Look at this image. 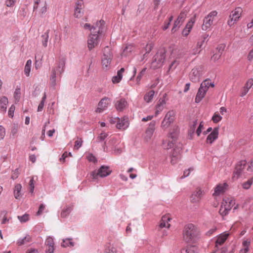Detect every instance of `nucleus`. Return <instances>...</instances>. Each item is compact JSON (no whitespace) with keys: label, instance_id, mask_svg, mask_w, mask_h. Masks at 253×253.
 <instances>
[{"label":"nucleus","instance_id":"obj_14","mask_svg":"<svg viewBox=\"0 0 253 253\" xmlns=\"http://www.w3.org/2000/svg\"><path fill=\"white\" fill-rule=\"evenodd\" d=\"M219 134V128L214 127L212 131L208 135L206 139L207 144H212L213 142L218 138Z\"/></svg>","mask_w":253,"mask_h":253},{"label":"nucleus","instance_id":"obj_35","mask_svg":"<svg viewBox=\"0 0 253 253\" xmlns=\"http://www.w3.org/2000/svg\"><path fill=\"white\" fill-rule=\"evenodd\" d=\"M74 245V243L72 241L71 239H66L65 240H63V243L61 245L63 247H67L69 246L73 247Z\"/></svg>","mask_w":253,"mask_h":253},{"label":"nucleus","instance_id":"obj_20","mask_svg":"<svg viewBox=\"0 0 253 253\" xmlns=\"http://www.w3.org/2000/svg\"><path fill=\"white\" fill-rule=\"evenodd\" d=\"M227 186V184L226 183L218 184L214 189V192L213 195L218 196L223 193L225 191Z\"/></svg>","mask_w":253,"mask_h":253},{"label":"nucleus","instance_id":"obj_9","mask_svg":"<svg viewBox=\"0 0 253 253\" xmlns=\"http://www.w3.org/2000/svg\"><path fill=\"white\" fill-rule=\"evenodd\" d=\"M247 163L246 161H241L236 165L235 169L233 173V179L234 180H237L241 175L243 170L246 167Z\"/></svg>","mask_w":253,"mask_h":253},{"label":"nucleus","instance_id":"obj_48","mask_svg":"<svg viewBox=\"0 0 253 253\" xmlns=\"http://www.w3.org/2000/svg\"><path fill=\"white\" fill-rule=\"evenodd\" d=\"M30 192L32 194L34 193L35 183L34 177H32L29 181Z\"/></svg>","mask_w":253,"mask_h":253},{"label":"nucleus","instance_id":"obj_57","mask_svg":"<svg viewBox=\"0 0 253 253\" xmlns=\"http://www.w3.org/2000/svg\"><path fill=\"white\" fill-rule=\"evenodd\" d=\"M224 48H225V45H223V44H220V45H218L217 46V47L216 48V50L218 51V53H217L222 54V53L224 51Z\"/></svg>","mask_w":253,"mask_h":253},{"label":"nucleus","instance_id":"obj_50","mask_svg":"<svg viewBox=\"0 0 253 253\" xmlns=\"http://www.w3.org/2000/svg\"><path fill=\"white\" fill-rule=\"evenodd\" d=\"M253 85V79H250L247 81L244 87L248 89L249 90L252 87Z\"/></svg>","mask_w":253,"mask_h":253},{"label":"nucleus","instance_id":"obj_3","mask_svg":"<svg viewBox=\"0 0 253 253\" xmlns=\"http://www.w3.org/2000/svg\"><path fill=\"white\" fill-rule=\"evenodd\" d=\"M66 60L64 58L60 59L56 67L53 68L51 71V74L50 77V81L52 85L55 86L56 85V75H61L64 71V67L65 66Z\"/></svg>","mask_w":253,"mask_h":253},{"label":"nucleus","instance_id":"obj_49","mask_svg":"<svg viewBox=\"0 0 253 253\" xmlns=\"http://www.w3.org/2000/svg\"><path fill=\"white\" fill-rule=\"evenodd\" d=\"M182 23H181L180 21L176 19V20L174 22L173 28H172L171 31L172 32H174L176 31V28L179 27L182 24Z\"/></svg>","mask_w":253,"mask_h":253},{"label":"nucleus","instance_id":"obj_32","mask_svg":"<svg viewBox=\"0 0 253 253\" xmlns=\"http://www.w3.org/2000/svg\"><path fill=\"white\" fill-rule=\"evenodd\" d=\"M31 65L32 61L30 59L27 60L24 68V73L27 77L29 76Z\"/></svg>","mask_w":253,"mask_h":253},{"label":"nucleus","instance_id":"obj_19","mask_svg":"<svg viewBox=\"0 0 253 253\" xmlns=\"http://www.w3.org/2000/svg\"><path fill=\"white\" fill-rule=\"evenodd\" d=\"M171 218L169 214L163 216L160 221L159 226L161 228H169L170 225L169 223V222L171 220Z\"/></svg>","mask_w":253,"mask_h":253},{"label":"nucleus","instance_id":"obj_52","mask_svg":"<svg viewBox=\"0 0 253 253\" xmlns=\"http://www.w3.org/2000/svg\"><path fill=\"white\" fill-rule=\"evenodd\" d=\"M171 124L167 121L166 119H164L161 124V127L163 128L166 129L168 128Z\"/></svg>","mask_w":253,"mask_h":253},{"label":"nucleus","instance_id":"obj_34","mask_svg":"<svg viewBox=\"0 0 253 253\" xmlns=\"http://www.w3.org/2000/svg\"><path fill=\"white\" fill-rule=\"evenodd\" d=\"M72 208L71 207H67L65 209H63L61 213L62 217H66L71 212Z\"/></svg>","mask_w":253,"mask_h":253},{"label":"nucleus","instance_id":"obj_40","mask_svg":"<svg viewBox=\"0 0 253 253\" xmlns=\"http://www.w3.org/2000/svg\"><path fill=\"white\" fill-rule=\"evenodd\" d=\"M18 126L16 124H13L11 128V134L14 136L18 132Z\"/></svg>","mask_w":253,"mask_h":253},{"label":"nucleus","instance_id":"obj_45","mask_svg":"<svg viewBox=\"0 0 253 253\" xmlns=\"http://www.w3.org/2000/svg\"><path fill=\"white\" fill-rule=\"evenodd\" d=\"M222 118V117L219 114L215 113L212 116L211 120L214 123H217L220 121Z\"/></svg>","mask_w":253,"mask_h":253},{"label":"nucleus","instance_id":"obj_56","mask_svg":"<svg viewBox=\"0 0 253 253\" xmlns=\"http://www.w3.org/2000/svg\"><path fill=\"white\" fill-rule=\"evenodd\" d=\"M203 127V122H201L196 130V133L198 136H200V134L201 133Z\"/></svg>","mask_w":253,"mask_h":253},{"label":"nucleus","instance_id":"obj_62","mask_svg":"<svg viewBox=\"0 0 253 253\" xmlns=\"http://www.w3.org/2000/svg\"><path fill=\"white\" fill-rule=\"evenodd\" d=\"M172 18H173V17L172 16L169 17V21L167 23H166L165 25L163 27L164 30H166L169 28V26L170 25V23L172 20Z\"/></svg>","mask_w":253,"mask_h":253},{"label":"nucleus","instance_id":"obj_41","mask_svg":"<svg viewBox=\"0 0 253 253\" xmlns=\"http://www.w3.org/2000/svg\"><path fill=\"white\" fill-rule=\"evenodd\" d=\"M202 88H204L208 91L209 86H210V80H205L203 82H202L200 85Z\"/></svg>","mask_w":253,"mask_h":253},{"label":"nucleus","instance_id":"obj_23","mask_svg":"<svg viewBox=\"0 0 253 253\" xmlns=\"http://www.w3.org/2000/svg\"><path fill=\"white\" fill-rule=\"evenodd\" d=\"M203 191L201 189L194 192L191 196V200L192 202H198L201 198Z\"/></svg>","mask_w":253,"mask_h":253},{"label":"nucleus","instance_id":"obj_27","mask_svg":"<svg viewBox=\"0 0 253 253\" xmlns=\"http://www.w3.org/2000/svg\"><path fill=\"white\" fill-rule=\"evenodd\" d=\"M49 30H48L41 36L42 43L44 47H46L47 46V42L49 39Z\"/></svg>","mask_w":253,"mask_h":253},{"label":"nucleus","instance_id":"obj_59","mask_svg":"<svg viewBox=\"0 0 253 253\" xmlns=\"http://www.w3.org/2000/svg\"><path fill=\"white\" fill-rule=\"evenodd\" d=\"M44 209H45V206L42 204H41L40 206L39 210H38V212H37V215H41L42 213V212Z\"/></svg>","mask_w":253,"mask_h":253},{"label":"nucleus","instance_id":"obj_47","mask_svg":"<svg viewBox=\"0 0 253 253\" xmlns=\"http://www.w3.org/2000/svg\"><path fill=\"white\" fill-rule=\"evenodd\" d=\"M18 218L21 222H26L29 220V214H25L22 216H18Z\"/></svg>","mask_w":253,"mask_h":253},{"label":"nucleus","instance_id":"obj_12","mask_svg":"<svg viewBox=\"0 0 253 253\" xmlns=\"http://www.w3.org/2000/svg\"><path fill=\"white\" fill-rule=\"evenodd\" d=\"M111 102V99L105 97L101 99V100L99 102L98 105V108H97L96 111L98 113H101L104 110H105L108 107V105Z\"/></svg>","mask_w":253,"mask_h":253},{"label":"nucleus","instance_id":"obj_53","mask_svg":"<svg viewBox=\"0 0 253 253\" xmlns=\"http://www.w3.org/2000/svg\"><path fill=\"white\" fill-rule=\"evenodd\" d=\"M16 0H6L5 4L7 7H13L15 5Z\"/></svg>","mask_w":253,"mask_h":253},{"label":"nucleus","instance_id":"obj_25","mask_svg":"<svg viewBox=\"0 0 253 253\" xmlns=\"http://www.w3.org/2000/svg\"><path fill=\"white\" fill-rule=\"evenodd\" d=\"M166 104V102L165 99H160L159 100L158 103L156 106V111L155 112V116H156L158 115L161 112H162L165 108V106Z\"/></svg>","mask_w":253,"mask_h":253},{"label":"nucleus","instance_id":"obj_16","mask_svg":"<svg viewBox=\"0 0 253 253\" xmlns=\"http://www.w3.org/2000/svg\"><path fill=\"white\" fill-rule=\"evenodd\" d=\"M118 120L116 124V127L119 129H126L129 126V123L127 119L117 118Z\"/></svg>","mask_w":253,"mask_h":253},{"label":"nucleus","instance_id":"obj_26","mask_svg":"<svg viewBox=\"0 0 253 253\" xmlns=\"http://www.w3.org/2000/svg\"><path fill=\"white\" fill-rule=\"evenodd\" d=\"M22 185L20 184L15 185L14 189V196L16 199H19L22 196Z\"/></svg>","mask_w":253,"mask_h":253},{"label":"nucleus","instance_id":"obj_29","mask_svg":"<svg viewBox=\"0 0 253 253\" xmlns=\"http://www.w3.org/2000/svg\"><path fill=\"white\" fill-rule=\"evenodd\" d=\"M175 112L173 110L169 111L166 115L164 119L170 124L172 123L174 119Z\"/></svg>","mask_w":253,"mask_h":253},{"label":"nucleus","instance_id":"obj_64","mask_svg":"<svg viewBox=\"0 0 253 253\" xmlns=\"http://www.w3.org/2000/svg\"><path fill=\"white\" fill-rule=\"evenodd\" d=\"M48 248L46 250V253H53L54 251V246H47Z\"/></svg>","mask_w":253,"mask_h":253},{"label":"nucleus","instance_id":"obj_13","mask_svg":"<svg viewBox=\"0 0 253 253\" xmlns=\"http://www.w3.org/2000/svg\"><path fill=\"white\" fill-rule=\"evenodd\" d=\"M156 122L154 121H152L149 125L145 131L144 139L146 141H148L153 136L154 132L155 129Z\"/></svg>","mask_w":253,"mask_h":253},{"label":"nucleus","instance_id":"obj_38","mask_svg":"<svg viewBox=\"0 0 253 253\" xmlns=\"http://www.w3.org/2000/svg\"><path fill=\"white\" fill-rule=\"evenodd\" d=\"M108 136V133L106 132H102L100 134V135L97 137L96 141L98 142L103 141Z\"/></svg>","mask_w":253,"mask_h":253},{"label":"nucleus","instance_id":"obj_39","mask_svg":"<svg viewBox=\"0 0 253 253\" xmlns=\"http://www.w3.org/2000/svg\"><path fill=\"white\" fill-rule=\"evenodd\" d=\"M133 46L132 45H127L126 46L123 51V54L125 55L127 53L131 52L133 50Z\"/></svg>","mask_w":253,"mask_h":253},{"label":"nucleus","instance_id":"obj_2","mask_svg":"<svg viewBox=\"0 0 253 253\" xmlns=\"http://www.w3.org/2000/svg\"><path fill=\"white\" fill-rule=\"evenodd\" d=\"M199 236V231L194 224L190 223L186 225L183 231L184 240L187 243L195 242Z\"/></svg>","mask_w":253,"mask_h":253},{"label":"nucleus","instance_id":"obj_21","mask_svg":"<svg viewBox=\"0 0 253 253\" xmlns=\"http://www.w3.org/2000/svg\"><path fill=\"white\" fill-rule=\"evenodd\" d=\"M207 91L206 89L200 86L195 98V102L197 103H199L205 97Z\"/></svg>","mask_w":253,"mask_h":253},{"label":"nucleus","instance_id":"obj_22","mask_svg":"<svg viewBox=\"0 0 253 253\" xmlns=\"http://www.w3.org/2000/svg\"><path fill=\"white\" fill-rule=\"evenodd\" d=\"M229 236V234L228 233H223L220 234L217 238L215 241V246L216 247L218 246H221L225 242L226 239H227L228 236Z\"/></svg>","mask_w":253,"mask_h":253},{"label":"nucleus","instance_id":"obj_43","mask_svg":"<svg viewBox=\"0 0 253 253\" xmlns=\"http://www.w3.org/2000/svg\"><path fill=\"white\" fill-rule=\"evenodd\" d=\"M83 140L81 138H78V139L75 142L74 148L78 150L82 146L83 144Z\"/></svg>","mask_w":253,"mask_h":253},{"label":"nucleus","instance_id":"obj_46","mask_svg":"<svg viewBox=\"0 0 253 253\" xmlns=\"http://www.w3.org/2000/svg\"><path fill=\"white\" fill-rule=\"evenodd\" d=\"M253 183V180L252 179L248 180L247 182L243 183V188L245 189H248L250 188Z\"/></svg>","mask_w":253,"mask_h":253},{"label":"nucleus","instance_id":"obj_7","mask_svg":"<svg viewBox=\"0 0 253 253\" xmlns=\"http://www.w3.org/2000/svg\"><path fill=\"white\" fill-rule=\"evenodd\" d=\"M242 12V9L240 7H237L232 11L229 16V19L227 22L228 25L230 26L233 25L240 18Z\"/></svg>","mask_w":253,"mask_h":253},{"label":"nucleus","instance_id":"obj_58","mask_svg":"<svg viewBox=\"0 0 253 253\" xmlns=\"http://www.w3.org/2000/svg\"><path fill=\"white\" fill-rule=\"evenodd\" d=\"M19 175L18 169H16L14 171H13L11 178L14 180L16 179Z\"/></svg>","mask_w":253,"mask_h":253},{"label":"nucleus","instance_id":"obj_24","mask_svg":"<svg viewBox=\"0 0 253 253\" xmlns=\"http://www.w3.org/2000/svg\"><path fill=\"white\" fill-rule=\"evenodd\" d=\"M8 103V100L6 96H2L0 98V108L1 112H6Z\"/></svg>","mask_w":253,"mask_h":253},{"label":"nucleus","instance_id":"obj_44","mask_svg":"<svg viewBox=\"0 0 253 253\" xmlns=\"http://www.w3.org/2000/svg\"><path fill=\"white\" fill-rule=\"evenodd\" d=\"M146 68H143L141 72L139 73L138 75L137 76L136 78V82L137 84H139L140 81L142 77V76L144 75V73L146 72Z\"/></svg>","mask_w":253,"mask_h":253},{"label":"nucleus","instance_id":"obj_4","mask_svg":"<svg viewBox=\"0 0 253 253\" xmlns=\"http://www.w3.org/2000/svg\"><path fill=\"white\" fill-rule=\"evenodd\" d=\"M112 58V53L110 48L108 46H106L104 48L103 55L101 60L102 68L104 70H108L110 68Z\"/></svg>","mask_w":253,"mask_h":253},{"label":"nucleus","instance_id":"obj_36","mask_svg":"<svg viewBox=\"0 0 253 253\" xmlns=\"http://www.w3.org/2000/svg\"><path fill=\"white\" fill-rule=\"evenodd\" d=\"M46 98V93H44L43 94V96L42 98V99L38 106V112H41L43 108L44 105V103L45 101Z\"/></svg>","mask_w":253,"mask_h":253},{"label":"nucleus","instance_id":"obj_55","mask_svg":"<svg viewBox=\"0 0 253 253\" xmlns=\"http://www.w3.org/2000/svg\"><path fill=\"white\" fill-rule=\"evenodd\" d=\"M5 134V130L4 127L2 126H0V140H2Z\"/></svg>","mask_w":253,"mask_h":253},{"label":"nucleus","instance_id":"obj_54","mask_svg":"<svg viewBox=\"0 0 253 253\" xmlns=\"http://www.w3.org/2000/svg\"><path fill=\"white\" fill-rule=\"evenodd\" d=\"M153 47V44L152 43H150L149 44H147L146 46V53L143 55L144 57H145L146 56V54L149 53L152 50V49Z\"/></svg>","mask_w":253,"mask_h":253},{"label":"nucleus","instance_id":"obj_10","mask_svg":"<svg viewBox=\"0 0 253 253\" xmlns=\"http://www.w3.org/2000/svg\"><path fill=\"white\" fill-rule=\"evenodd\" d=\"M84 1L83 0H78L75 4L74 8V16L76 18H79L83 15Z\"/></svg>","mask_w":253,"mask_h":253},{"label":"nucleus","instance_id":"obj_31","mask_svg":"<svg viewBox=\"0 0 253 253\" xmlns=\"http://www.w3.org/2000/svg\"><path fill=\"white\" fill-rule=\"evenodd\" d=\"M155 94V91L153 90H150L148 92H147L144 96V100L147 102L149 103L152 101L154 95Z\"/></svg>","mask_w":253,"mask_h":253},{"label":"nucleus","instance_id":"obj_30","mask_svg":"<svg viewBox=\"0 0 253 253\" xmlns=\"http://www.w3.org/2000/svg\"><path fill=\"white\" fill-rule=\"evenodd\" d=\"M198 249L195 246L187 247L186 249L182 250V253H198Z\"/></svg>","mask_w":253,"mask_h":253},{"label":"nucleus","instance_id":"obj_18","mask_svg":"<svg viewBox=\"0 0 253 253\" xmlns=\"http://www.w3.org/2000/svg\"><path fill=\"white\" fill-rule=\"evenodd\" d=\"M181 150L180 148H174L171 153V163L172 164H176L178 160L180 159V153Z\"/></svg>","mask_w":253,"mask_h":253},{"label":"nucleus","instance_id":"obj_42","mask_svg":"<svg viewBox=\"0 0 253 253\" xmlns=\"http://www.w3.org/2000/svg\"><path fill=\"white\" fill-rule=\"evenodd\" d=\"M45 244L47 246H54V242L53 238L50 236L47 237L45 240Z\"/></svg>","mask_w":253,"mask_h":253},{"label":"nucleus","instance_id":"obj_37","mask_svg":"<svg viewBox=\"0 0 253 253\" xmlns=\"http://www.w3.org/2000/svg\"><path fill=\"white\" fill-rule=\"evenodd\" d=\"M226 208V205H222L220 207L219 212L222 216L226 215L228 211H227V209Z\"/></svg>","mask_w":253,"mask_h":253},{"label":"nucleus","instance_id":"obj_1","mask_svg":"<svg viewBox=\"0 0 253 253\" xmlns=\"http://www.w3.org/2000/svg\"><path fill=\"white\" fill-rule=\"evenodd\" d=\"M104 25V21L100 20L90 29V34L87 40V47L89 50L98 44L100 41L99 35L102 33Z\"/></svg>","mask_w":253,"mask_h":253},{"label":"nucleus","instance_id":"obj_28","mask_svg":"<svg viewBox=\"0 0 253 253\" xmlns=\"http://www.w3.org/2000/svg\"><path fill=\"white\" fill-rule=\"evenodd\" d=\"M31 241V237L29 235H27L23 238H19L17 241L18 246H22Z\"/></svg>","mask_w":253,"mask_h":253},{"label":"nucleus","instance_id":"obj_5","mask_svg":"<svg viewBox=\"0 0 253 253\" xmlns=\"http://www.w3.org/2000/svg\"><path fill=\"white\" fill-rule=\"evenodd\" d=\"M111 171L109 167L102 166L98 170L93 171L90 173V176L92 180H95L99 177H104L109 175Z\"/></svg>","mask_w":253,"mask_h":253},{"label":"nucleus","instance_id":"obj_61","mask_svg":"<svg viewBox=\"0 0 253 253\" xmlns=\"http://www.w3.org/2000/svg\"><path fill=\"white\" fill-rule=\"evenodd\" d=\"M87 159L89 162H95L97 161L96 158L92 154L88 155L87 156Z\"/></svg>","mask_w":253,"mask_h":253},{"label":"nucleus","instance_id":"obj_6","mask_svg":"<svg viewBox=\"0 0 253 253\" xmlns=\"http://www.w3.org/2000/svg\"><path fill=\"white\" fill-rule=\"evenodd\" d=\"M217 14V12L216 11H212L204 18L202 27L203 30L206 31L210 28L213 23L214 18L216 16Z\"/></svg>","mask_w":253,"mask_h":253},{"label":"nucleus","instance_id":"obj_8","mask_svg":"<svg viewBox=\"0 0 253 253\" xmlns=\"http://www.w3.org/2000/svg\"><path fill=\"white\" fill-rule=\"evenodd\" d=\"M166 58V50L165 49H160L154 57V59L152 62L154 64L155 62L157 63L156 67H160L162 66L163 63L165 60Z\"/></svg>","mask_w":253,"mask_h":253},{"label":"nucleus","instance_id":"obj_63","mask_svg":"<svg viewBox=\"0 0 253 253\" xmlns=\"http://www.w3.org/2000/svg\"><path fill=\"white\" fill-rule=\"evenodd\" d=\"M178 64V62H177L176 60L173 61L169 66V70L174 69Z\"/></svg>","mask_w":253,"mask_h":253},{"label":"nucleus","instance_id":"obj_51","mask_svg":"<svg viewBox=\"0 0 253 253\" xmlns=\"http://www.w3.org/2000/svg\"><path fill=\"white\" fill-rule=\"evenodd\" d=\"M15 110V107L14 105H12L8 110V116L9 117L12 118L14 116V113Z\"/></svg>","mask_w":253,"mask_h":253},{"label":"nucleus","instance_id":"obj_33","mask_svg":"<svg viewBox=\"0 0 253 253\" xmlns=\"http://www.w3.org/2000/svg\"><path fill=\"white\" fill-rule=\"evenodd\" d=\"M21 97V88L20 86H17L14 91V97L15 100V103L19 102Z\"/></svg>","mask_w":253,"mask_h":253},{"label":"nucleus","instance_id":"obj_15","mask_svg":"<svg viewBox=\"0 0 253 253\" xmlns=\"http://www.w3.org/2000/svg\"><path fill=\"white\" fill-rule=\"evenodd\" d=\"M127 106V102L125 98H121L117 100L115 104L116 109L119 112L123 111Z\"/></svg>","mask_w":253,"mask_h":253},{"label":"nucleus","instance_id":"obj_17","mask_svg":"<svg viewBox=\"0 0 253 253\" xmlns=\"http://www.w3.org/2000/svg\"><path fill=\"white\" fill-rule=\"evenodd\" d=\"M169 137L172 139L171 141L169 140L168 142H163L164 147L168 149L173 146V142H175L177 138V134L175 132L170 133L169 135Z\"/></svg>","mask_w":253,"mask_h":253},{"label":"nucleus","instance_id":"obj_11","mask_svg":"<svg viewBox=\"0 0 253 253\" xmlns=\"http://www.w3.org/2000/svg\"><path fill=\"white\" fill-rule=\"evenodd\" d=\"M201 68H193L189 74L190 80L194 83H197L200 81V76H201Z\"/></svg>","mask_w":253,"mask_h":253},{"label":"nucleus","instance_id":"obj_60","mask_svg":"<svg viewBox=\"0 0 253 253\" xmlns=\"http://www.w3.org/2000/svg\"><path fill=\"white\" fill-rule=\"evenodd\" d=\"M197 120H195L193 122L192 126L190 128V132L191 134H193L194 133L195 129V127H196V126H197Z\"/></svg>","mask_w":253,"mask_h":253}]
</instances>
